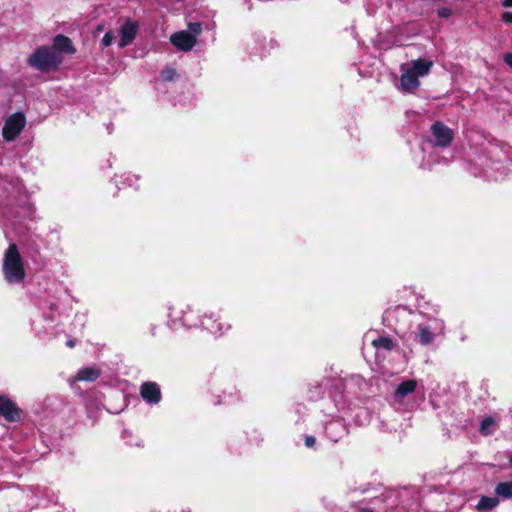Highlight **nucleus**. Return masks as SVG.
I'll list each match as a JSON object with an SVG mask.
<instances>
[{"instance_id": "nucleus-14", "label": "nucleus", "mask_w": 512, "mask_h": 512, "mask_svg": "<svg viewBox=\"0 0 512 512\" xmlns=\"http://www.w3.org/2000/svg\"><path fill=\"white\" fill-rule=\"evenodd\" d=\"M100 376V371L92 367H85L78 371L77 379L80 381H95Z\"/></svg>"}, {"instance_id": "nucleus-16", "label": "nucleus", "mask_w": 512, "mask_h": 512, "mask_svg": "<svg viewBox=\"0 0 512 512\" xmlns=\"http://www.w3.org/2000/svg\"><path fill=\"white\" fill-rule=\"evenodd\" d=\"M499 504V500L496 497L482 496L476 506L479 511H490Z\"/></svg>"}, {"instance_id": "nucleus-19", "label": "nucleus", "mask_w": 512, "mask_h": 512, "mask_svg": "<svg viewBox=\"0 0 512 512\" xmlns=\"http://www.w3.org/2000/svg\"><path fill=\"white\" fill-rule=\"evenodd\" d=\"M176 74L175 69L173 68H166L161 72V77L164 81H171Z\"/></svg>"}, {"instance_id": "nucleus-27", "label": "nucleus", "mask_w": 512, "mask_h": 512, "mask_svg": "<svg viewBox=\"0 0 512 512\" xmlns=\"http://www.w3.org/2000/svg\"><path fill=\"white\" fill-rule=\"evenodd\" d=\"M76 345V341L74 339H68L66 341V346L69 348H74Z\"/></svg>"}, {"instance_id": "nucleus-21", "label": "nucleus", "mask_w": 512, "mask_h": 512, "mask_svg": "<svg viewBox=\"0 0 512 512\" xmlns=\"http://www.w3.org/2000/svg\"><path fill=\"white\" fill-rule=\"evenodd\" d=\"M113 39H114V36H113L112 32L105 33V35L102 38L103 46H105V47L110 46L113 42Z\"/></svg>"}, {"instance_id": "nucleus-2", "label": "nucleus", "mask_w": 512, "mask_h": 512, "mask_svg": "<svg viewBox=\"0 0 512 512\" xmlns=\"http://www.w3.org/2000/svg\"><path fill=\"white\" fill-rule=\"evenodd\" d=\"M63 61V56L54 48L44 45L40 46L28 57L27 63L30 67L48 72L57 70Z\"/></svg>"}, {"instance_id": "nucleus-10", "label": "nucleus", "mask_w": 512, "mask_h": 512, "mask_svg": "<svg viewBox=\"0 0 512 512\" xmlns=\"http://www.w3.org/2000/svg\"><path fill=\"white\" fill-rule=\"evenodd\" d=\"M50 47L54 48L55 51H57L61 55L62 53L74 54L76 52V49L74 48L71 39L62 34H58L54 37L53 45Z\"/></svg>"}, {"instance_id": "nucleus-13", "label": "nucleus", "mask_w": 512, "mask_h": 512, "mask_svg": "<svg viewBox=\"0 0 512 512\" xmlns=\"http://www.w3.org/2000/svg\"><path fill=\"white\" fill-rule=\"evenodd\" d=\"M416 387H417V381L414 379H409V380L403 381L398 385V387L395 391V396L404 398L407 395L413 393L415 391Z\"/></svg>"}, {"instance_id": "nucleus-26", "label": "nucleus", "mask_w": 512, "mask_h": 512, "mask_svg": "<svg viewBox=\"0 0 512 512\" xmlns=\"http://www.w3.org/2000/svg\"><path fill=\"white\" fill-rule=\"evenodd\" d=\"M503 59H504V62H505L509 67H511V68H512V53H510V52H509V53L504 54Z\"/></svg>"}, {"instance_id": "nucleus-22", "label": "nucleus", "mask_w": 512, "mask_h": 512, "mask_svg": "<svg viewBox=\"0 0 512 512\" xmlns=\"http://www.w3.org/2000/svg\"><path fill=\"white\" fill-rule=\"evenodd\" d=\"M400 309H404V307H402V306H396V307H395V308H393V309H392V308L387 309V310L385 311L386 318H387V319H390V318L393 316V314H394L395 312H397L398 310H400Z\"/></svg>"}, {"instance_id": "nucleus-5", "label": "nucleus", "mask_w": 512, "mask_h": 512, "mask_svg": "<svg viewBox=\"0 0 512 512\" xmlns=\"http://www.w3.org/2000/svg\"><path fill=\"white\" fill-rule=\"evenodd\" d=\"M431 133L435 138V146L449 147L454 139V132L451 128L441 121H436L431 125Z\"/></svg>"}, {"instance_id": "nucleus-8", "label": "nucleus", "mask_w": 512, "mask_h": 512, "mask_svg": "<svg viewBox=\"0 0 512 512\" xmlns=\"http://www.w3.org/2000/svg\"><path fill=\"white\" fill-rule=\"evenodd\" d=\"M140 395L149 404H157L162 399L160 386L156 382L147 381L140 386Z\"/></svg>"}, {"instance_id": "nucleus-25", "label": "nucleus", "mask_w": 512, "mask_h": 512, "mask_svg": "<svg viewBox=\"0 0 512 512\" xmlns=\"http://www.w3.org/2000/svg\"><path fill=\"white\" fill-rule=\"evenodd\" d=\"M189 28L194 33H200L201 32V24L199 22L190 23Z\"/></svg>"}, {"instance_id": "nucleus-3", "label": "nucleus", "mask_w": 512, "mask_h": 512, "mask_svg": "<svg viewBox=\"0 0 512 512\" xmlns=\"http://www.w3.org/2000/svg\"><path fill=\"white\" fill-rule=\"evenodd\" d=\"M444 329L442 320L433 318L427 322L419 323L415 330L412 332L413 339L416 343L422 346H429L432 344L438 333Z\"/></svg>"}, {"instance_id": "nucleus-1", "label": "nucleus", "mask_w": 512, "mask_h": 512, "mask_svg": "<svg viewBox=\"0 0 512 512\" xmlns=\"http://www.w3.org/2000/svg\"><path fill=\"white\" fill-rule=\"evenodd\" d=\"M2 271L9 284H18L25 279L23 259L15 243L10 244L4 253Z\"/></svg>"}, {"instance_id": "nucleus-15", "label": "nucleus", "mask_w": 512, "mask_h": 512, "mask_svg": "<svg viewBox=\"0 0 512 512\" xmlns=\"http://www.w3.org/2000/svg\"><path fill=\"white\" fill-rule=\"evenodd\" d=\"M372 346L376 349H384L386 351H392L396 347V343L391 337L380 336L372 341Z\"/></svg>"}, {"instance_id": "nucleus-12", "label": "nucleus", "mask_w": 512, "mask_h": 512, "mask_svg": "<svg viewBox=\"0 0 512 512\" xmlns=\"http://www.w3.org/2000/svg\"><path fill=\"white\" fill-rule=\"evenodd\" d=\"M433 66V62L431 60H427L425 58H418L412 61V66L410 67L418 77L427 75Z\"/></svg>"}, {"instance_id": "nucleus-9", "label": "nucleus", "mask_w": 512, "mask_h": 512, "mask_svg": "<svg viewBox=\"0 0 512 512\" xmlns=\"http://www.w3.org/2000/svg\"><path fill=\"white\" fill-rule=\"evenodd\" d=\"M138 31V24L135 22L127 21L125 22L120 30L121 39L119 42L120 47H125L130 45L133 40L136 38Z\"/></svg>"}, {"instance_id": "nucleus-7", "label": "nucleus", "mask_w": 512, "mask_h": 512, "mask_svg": "<svg viewBox=\"0 0 512 512\" xmlns=\"http://www.w3.org/2000/svg\"><path fill=\"white\" fill-rule=\"evenodd\" d=\"M170 41L177 49L188 52L196 44V37L187 31H178L171 35Z\"/></svg>"}, {"instance_id": "nucleus-18", "label": "nucleus", "mask_w": 512, "mask_h": 512, "mask_svg": "<svg viewBox=\"0 0 512 512\" xmlns=\"http://www.w3.org/2000/svg\"><path fill=\"white\" fill-rule=\"evenodd\" d=\"M495 420L492 417H486L481 421L480 425V433L482 435H490L492 431L490 430V427L494 426Z\"/></svg>"}, {"instance_id": "nucleus-23", "label": "nucleus", "mask_w": 512, "mask_h": 512, "mask_svg": "<svg viewBox=\"0 0 512 512\" xmlns=\"http://www.w3.org/2000/svg\"><path fill=\"white\" fill-rule=\"evenodd\" d=\"M501 19H502L503 22H505L507 24H511L512 23V12H504V13H502Z\"/></svg>"}, {"instance_id": "nucleus-6", "label": "nucleus", "mask_w": 512, "mask_h": 512, "mask_svg": "<svg viewBox=\"0 0 512 512\" xmlns=\"http://www.w3.org/2000/svg\"><path fill=\"white\" fill-rule=\"evenodd\" d=\"M0 416L10 423L18 422L21 419V409L8 396L0 395Z\"/></svg>"}, {"instance_id": "nucleus-29", "label": "nucleus", "mask_w": 512, "mask_h": 512, "mask_svg": "<svg viewBox=\"0 0 512 512\" xmlns=\"http://www.w3.org/2000/svg\"><path fill=\"white\" fill-rule=\"evenodd\" d=\"M509 462L512 464V456L510 457Z\"/></svg>"}, {"instance_id": "nucleus-20", "label": "nucleus", "mask_w": 512, "mask_h": 512, "mask_svg": "<svg viewBox=\"0 0 512 512\" xmlns=\"http://www.w3.org/2000/svg\"><path fill=\"white\" fill-rule=\"evenodd\" d=\"M437 15L440 18H449L452 15V10L448 7H442L437 10Z\"/></svg>"}, {"instance_id": "nucleus-17", "label": "nucleus", "mask_w": 512, "mask_h": 512, "mask_svg": "<svg viewBox=\"0 0 512 512\" xmlns=\"http://www.w3.org/2000/svg\"><path fill=\"white\" fill-rule=\"evenodd\" d=\"M495 492L500 497L512 498V481L498 483L495 487Z\"/></svg>"}, {"instance_id": "nucleus-28", "label": "nucleus", "mask_w": 512, "mask_h": 512, "mask_svg": "<svg viewBox=\"0 0 512 512\" xmlns=\"http://www.w3.org/2000/svg\"><path fill=\"white\" fill-rule=\"evenodd\" d=\"M502 5H503L504 7H512V0H504V1L502 2Z\"/></svg>"}, {"instance_id": "nucleus-11", "label": "nucleus", "mask_w": 512, "mask_h": 512, "mask_svg": "<svg viewBox=\"0 0 512 512\" xmlns=\"http://www.w3.org/2000/svg\"><path fill=\"white\" fill-rule=\"evenodd\" d=\"M418 75L411 69H407L401 75L400 83L404 90L410 91L419 87Z\"/></svg>"}, {"instance_id": "nucleus-4", "label": "nucleus", "mask_w": 512, "mask_h": 512, "mask_svg": "<svg viewBox=\"0 0 512 512\" xmlns=\"http://www.w3.org/2000/svg\"><path fill=\"white\" fill-rule=\"evenodd\" d=\"M26 125V118L24 113L16 112L9 116L2 129L3 138L6 141L15 140Z\"/></svg>"}, {"instance_id": "nucleus-24", "label": "nucleus", "mask_w": 512, "mask_h": 512, "mask_svg": "<svg viewBox=\"0 0 512 512\" xmlns=\"http://www.w3.org/2000/svg\"><path fill=\"white\" fill-rule=\"evenodd\" d=\"M316 443V439L314 436H306L305 438V445L308 447V448H312Z\"/></svg>"}]
</instances>
